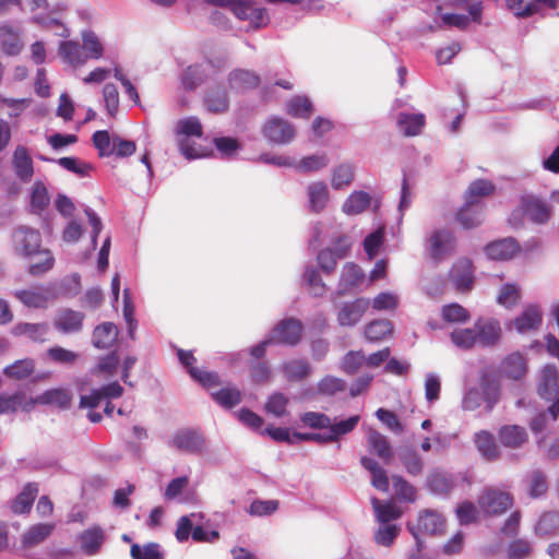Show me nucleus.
I'll list each match as a JSON object with an SVG mask.
<instances>
[{
    "label": "nucleus",
    "mask_w": 559,
    "mask_h": 559,
    "mask_svg": "<svg viewBox=\"0 0 559 559\" xmlns=\"http://www.w3.org/2000/svg\"><path fill=\"white\" fill-rule=\"evenodd\" d=\"M367 448L372 454H376L383 463L388 464L393 457V450L388 438L373 428H368L366 432Z\"/></svg>",
    "instance_id": "obj_22"
},
{
    "label": "nucleus",
    "mask_w": 559,
    "mask_h": 559,
    "mask_svg": "<svg viewBox=\"0 0 559 559\" xmlns=\"http://www.w3.org/2000/svg\"><path fill=\"white\" fill-rule=\"evenodd\" d=\"M233 14L241 21H248L254 29L266 26L270 21L266 10L250 0H238L234 3Z\"/></svg>",
    "instance_id": "obj_13"
},
{
    "label": "nucleus",
    "mask_w": 559,
    "mask_h": 559,
    "mask_svg": "<svg viewBox=\"0 0 559 559\" xmlns=\"http://www.w3.org/2000/svg\"><path fill=\"white\" fill-rule=\"evenodd\" d=\"M527 439V433L523 427L512 425L503 426L499 430V440L507 448H519Z\"/></svg>",
    "instance_id": "obj_42"
},
{
    "label": "nucleus",
    "mask_w": 559,
    "mask_h": 559,
    "mask_svg": "<svg viewBox=\"0 0 559 559\" xmlns=\"http://www.w3.org/2000/svg\"><path fill=\"white\" fill-rule=\"evenodd\" d=\"M535 533L542 537L557 535L559 533V512L548 511L543 513L535 525Z\"/></svg>",
    "instance_id": "obj_46"
},
{
    "label": "nucleus",
    "mask_w": 559,
    "mask_h": 559,
    "mask_svg": "<svg viewBox=\"0 0 559 559\" xmlns=\"http://www.w3.org/2000/svg\"><path fill=\"white\" fill-rule=\"evenodd\" d=\"M53 523H37L27 528L23 534L21 543L24 548H32L46 540L53 532Z\"/></svg>",
    "instance_id": "obj_27"
},
{
    "label": "nucleus",
    "mask_w": 559,
    "mask_h": 559,
    "mask_svg": "<svg viewBox=\"0 0 559 559\" xmlns=\"http://www.w3.org/2000/svg\"><path fill=\"white\" fill-rule=\"evenodd\" d=\"M456 218L463 228H474L483 221V207L480 205L468 204V202H465L457 212Z\"/></svg>",
    "instance_id": "obj_45"
},
{
    "label": "nucleus",
    "mask_w": 559,
    "mask_h": 559,
    "mask_svg": "<svg viewBox=\"0 0 559 559\" xmlns=\"http://www.w3.org/2000/svg\"><path fill=\"white\" fill-rule=\"evenodd\" d=\"M452 343L462 349H469L478 345L477 335L474 328L455 329L451 335Z\"/></svg>",
    "instance_id": "obj_59"
},
{
    "label": "nucleus",
    "mask_w": 559,
    "mask_h": 559,
    "mask_svg": "<svg viewBox=\"0 0 559 559\" xmlns=\"http://www.w3.org/2000/svg\"><path fill=\"white\" fill-rule=\"evenodd\" d=\"M38 493V486L35 483H28L17 495L12 503V511L16 514L28 513L34 500Z\"/></svg>",
    "instance_id": "obj_38"
},
{
    "label": "nucleus",
    "mask_w": 559,
    "mask_h": 559,
    "mask_svg": "<svg viewBox=\"0 0 559 559\" xmlns=\"http://www.w3.org/2000/svg\"><path fill=\"white\" fill-rule=\"evenodd\" d=\"M168 447L187 454H200L205 448V438L197 429L183 428L171 436Z\"/></svg>",
    "instance_id": "obj_9"
},
{
    "label": "nucleus",
    "mask_w": 559,
    "mask_h": 559,
    "mask_svg": "<svg viewBox=\"0 0 559 559\" xmlns=\"http://www.w3.org/2000/svg\"><path fill=\"white\" fill-rule=\"evenodd\" d=\"M405 471L412 476H418L424 469V461L413 447H402L397 452Z\"/></svg>",
    "instance_id": "obj_32"
},
{
    "label": "nucleus",
    "mask_w": 559,
    "mask_h": 559,
    "mask_svg": "<svg viewBox=\"0 0 559 559\" xmlns=\"http://www.w3.org/2000/svg\"><path fill=\"white\" fill-rule=\"evenodd\" d=\"M210 63L192 64L183 70L180 76L182 86L192 91L201 85L209 76Z\"/></svg>",
    "instance_id": "obj_28"
},
{
    "label": "nucleus",
    "mask_w": 559,
    "mask_h": 559,
    "mask_svg": "<svg viewBox=\"0 0 559 559\" xmlns=\"http://www.w3.org/2000/svg\"><path fill=\"white\" fill-rule=\"evenodd\" d=\"M12 167L16 177L23 181H31L34 175V166L32 157L29 156L27 148L19 145L12 156Z\"/></svg>",
    "instance_id": "obj_23"
},
{
    "label": "nucleus",
    "mask_w": 559,
    "mask_h": 559,
    "mask_svg": "<svg viewBox=\"0 0 559 559\" xmlns=\"http://www.w3.org/2000/svg\"><path fill=\"white\" fill-rule=\"evenodd\" d=\"M450 281L456 290L468 292L474 284V269L471 260L461 259L454 263L450 271Z\"/></svg>",
    "instance_id": "obj_16"
},
{
    "label": "nucleus",
    "mask_w": 559,
    "mask_h": 559,
    "mask_svg": "<svg viewBox=\"0 0 559 559\" xmlns=\"http://www.w3.org/2000/svg\"><path fill=\"white\" fill-rule=\"evenodd\" d=\"M329 165V158L325 154H314L295 162V168L300 173H317Z\"/></svg>",
    "instance_id": "obj_57"
},
{
    "label": "nucleus",
    "mask_w": 559,
    "mask_h": 559,
    "mask_svg": "<svg viewBox=\"0 0 559 559\" xmlns=\"http://www.w3.org/2000/svg\"><path fill=\"white\" fill-rule=\"evenodd\" d=\"M519 251V245L513 238H503L486 246V255L491 260H509Z\"/></svg>",
    "instance_id": "obj_25"
},
{
    "label": "nucleus",
    "mask_w": 559,
    "mask_h": 559,
    "mask_svg": "<svg viewBox=\"0 0 559 559\" xmlns=\"http://www.w3.org/2000/svg\"><path fill=\"white\" fill-rule=\"evenodd\" d=\"M393 325L390 320L378 319L365 328V336L370 342H379L392 333Z\"/></svg>",
    "instance_id": "obj_53"
},
{
    "label": "nucleus",
    "mask_w": 559,
    "mask_h": 559,
    "mask_svg": "<svg viewBox=\"0 0 559 559\" xmlns=\"http://www.w3.org/2000/svg\"><path fill=\"white\" fill-rule=\"evenodd\" d=\"M543 321V312L537 305H527L521 314L512 321L513 328L519 333H527L537 330Z\"/></svg>",
    "instance_id": "obj_21"
},
{
    "label": "nucleus",
    "mask_w": 559,
    "mask_h": 559,
    "mask_svg": "<svg viewBox=\"0 0 559 559\" xmlns=\"http://www.w3.org/2000/svg\"><path fill=\"white\" fill-rule=\"evenodd\" d=\"M60 58L63 62L76 68L86 62V57L78 41L66 40L59 44L58 49Z\"/></svg>",
    "instance_id": "obj_30"
},
{
    "label": "nucleus",
    "mask_w": 559,
    "mask_h": 559,
    "mask_svg": "<svg viewBox=\"0 0 559 559\" xmlns=\"http://www.w3.org/2000/svg\"><path fill=\"white\" fill-rule=\"evenodd\" d=\"M262 131L265 139L275 144L289 143L295 136L294 126L280 117L270 118Z\"/></svg>",
    "instance_id": "obj_14"
},
{
    "label": "nucleus",
    "mask_w": 559,
    "mask_h": 559,
    "mask_svg": "<svg viewBox=\"0 0 559 559\" xmlns=\"http://www.w3.org/2000/svg\"><path fill=\"white\" fill-rule=\"evenodd\" d=\"M495 186L492 182L484 179L475 180L469 185L465 193V202L479 205L478 199L491 194Z\"/></svg>",
    "instance_id": "obj_55"
},
{
    "label": "nucleus",
    "mask_w": 559,
    "mask_h": 559,
    "mask_svg": "<svg viewBox=\"0 0 559 559\" xmlns=\"http://www.w3.org/2000/svg\"><path fill=\"white\" fill-rule=\"evenodd\" d=\"M370 306V300L365 297L336 305V320L341 326H355L364 317Z\"/></svg>",
    "instance_id": "obj_10"
},
{
    "label": "nucleus",
    "mask_w": 559,
    "mask_h": 559,
    "mask_svg": "<svg viewBox=\"0 0 559 559\" xmlns=\"http://www.w3.org/2000/svg\"><path fill=\"white\" fill-rule=\"evenodd\" d=\"M500 397L499 383L490 379L489 376L483 374L480 379V389H468L462 400V407L465 411H475L486 404V409L490 412L498 403Z\"/></svg>",
    "instance_id": "obj_2"
},
{
    "label": "nucleus",
    "mask_w": 559,
    "mask_h": 559,
    "mask_svg": "<svg viewBox=\"0 0 559 559\" xmlns=\"http://www.w3.org/2000/svg\"><path fill=\"white\" fill-rule=\"evenodd\" d=\"M364 277V272L357 264L347 262L342 269L335 295L344 296L346 294L353 293L362 284Z\"/></svg>",
    "instance_id": "obj_18"
},
{
    "label": "nucleus",
    "mask_w": 559,
    "mask_h": 559,
    "mask_svg": "<svg viewBox=\"0 0 559 559\" xmlns=\"http://www.w3.org/2000/svg\"><path fill=\"white\" fill-rule=\"evenodd\" d=\"M49 332V325L43 323L21 322L13 326L12 334L15 336H26L27 338L43 343L46 341Z\"/></svg>",
    "instance_id": "obj_29"
},
{
    "label": "nucleus",
    "mask_w": 559,
    "mask_h": 559,
    "mask_svg": "<svg viewBox=\"0 0 559 559\" xmlns=\"http://www.w3.org/2000/svg\"><path fill=\"white\" fill-rule=\"evenodd\" d=\"M475 444L479 453L488 461H495L499 457V450L495 438L488 431L481 430L475 433Z\"/></svg>",
    "instance_id": "obj_43"
},
{
    "label": "nucleus",
    "mask_w": 559,
    "mask_h": 559,
    "mask_svg": "<svg viewBox=\"0 0 559 559\" xmlns=\"http://www.w3.org/2000/svg\"><path fill=\"white\" fill-rule=\"evenodd\" d=\"M84 318L83 312L64 308L56 313L53 325L63 334L78 333L82 330Z\"/></svg>",
    "instance_id": "obj_19"
},
{
    "label": "nucleus",
    "mask_w": 559,
    "mask_h": 559,
    "mask_svg": "<svg viewBox=\"0 0 559 559\" xmlns=\"http://www.w3.org/2000/svg\"><path fill=\"white\" fill-rule=\"evenodd\" d=\"M132 559H165V551L158 543H147L144 545L132 544L130 548Z\"/></svg>",
    "instance_id": "obj_51"
},
{
    "label": "nucleus",
    "mask_w": 559,
    "mask_h": 559,
    "mask_svg": "<svg viewBox=\"0 0 559 559\" xmlns=\"http://www.w3.org/2000/svg\"><path fill=\"white\" fill-rule=\"evenodd\" d=\"M50 198L46 186L41 181H36L31 190L29 207L34 214H41L49 205Z\"/></svg>",
    "instance_id": "obj_48"
},
{
    "label": "nucleus",
    "mask_w": 559,
    "mask_h": 559,
    "mask_svg": "<svg viewBox=\"0 0 559 559\" xmlns=\"http://www.w3.org/2000/svg\"><path fill=\"white\" fill-rule=\"evenodd\" d=\"M304 281L307 284L310 294L314 297H320L325 294L326 286L322 282L318 271L312 266L308 265L304 272Z\"/></svg>",
    "instance_id": "obj_62"
},
{
    "label": "nucleus",
    "mask_w": 559,
    "mask_h": 559,
    "mask_svg": "<svg viewBox=\"0 0 559 559\" xmlns=\"http://www.w3.org/2000/svg\"><path fill=\"white\" fill-rule=\"evenodd\" d=\"M76 540L84 555L94 556L99 552L105 543V532L99 526H92L81 532L76 536Z\"/></svg>",
    "instance_id": "obj_20"
},
{
    "label": "nucleus",
    "mask_w": 559,
    "mask_h": 559,
    "mask_svg": "<svg viewBox=\"0 0 559 559\" xmlns=\"http://www.w3.org/2000/svg\"><path fill=\"white\" fill-rule=\"evenodd\" d=\"M371 504L376 514V519L380 524H391V521H394L401 516V511L391 501L382 502L378 498L373 497L371 499Z\"/></svg>",
    "instance_id": "obj_44"
},
{
    "label": "nucleus",
    "mask_w": 559,
    "mask_h": 559,
    "mask_svg": "<svg viewBox=\"0 0 559 559\" xmlns=\"http://www.w3.org/2000/svg\"><path fill=\"white\" fill-rule=\"evenodd\" d=\"M228 82L231 90L245 92L255 88L260 83V78L249 70H235L229 74Z\"/></svg>",
    "instance_id": "obj_31"
},
{
    "label": "nucleus",
    "mask_w": 559,
    "mask_h": 559,
    "mask_svg": "<svg viewBox=\"0 0 559 559\" xmlns=\"http://www.w3.org/2000/svg\"><path fill=\"white\" fill-rule=\"evenodd\" d=\"M176 133L178 138V146L181 154L188 159H195L205 157L207 154L201 150V147H197L194 143L189 140V136H198L202 135V124L197 117H188L185 119H180L177 122Z\"/></svg>",
    "instance_id": "obj_3"
},
{
    "label": "nucleus",
    "mask_w": 559,
    "mask_h": 559,
    "mask_svg": "<svg viewBox=\"0 0 559 559\" xmlns=\"http://www.w3.org/2000/svg\"><path fill=\"white\" fill-rule=\"evenodd\" d=\"M502 372L514 380L522 378L526 372L524 357L519 353L510 354L504 358L501 365Z\"/></svg>",
    "instance_id": "obj_49"
},
{
    "label": "nucleus",
    "mask_w": 559,
    "mask_h": 559,
    "mask_svg": "<svg viewBox=\"0 0 559 559\" xmlns=\"http://www.w3.org/2000/svg\"><path fill=\"white\" fill-rule=\"evenodd\" d=\"M479 509L486 515H500L513 504L511 493L496 487H486L477 499Z\"/></svg>",
    "instance_id": "obj_6"
},
{
    "label": "nucleus",
    "mask_w": 559,
    "mask_h": 559,
    "mask_svg": "<svg viewBox=\"0 0 559 559\" xmlns=\"http://www.w3.org/2000/svg\"><path fill=\"white\" fill-rule=\"evenodd\" d=\"M211 395L217 404L225 408H231L241 402V392L237 388H223Z\"/></svg>",
    "instance_id": "obj_61"
},
{
    "label": "nucleus",
    "mask_w": 559,
    "mask_h": 559,
    "mask_svg": "<svg viewBox=\"0 0 559 559\" xmlns=\"http://www.w3.org/2000/svg\"><path fill=\"white\" fill-rule=\"evenodd\" d=\"M455 246V237L448 228L435 229L426 240V250L435 262L444 260L454 251Z\"/></svg>",
    "instance_id": "obj_7"
},
{
    "label": "nucleus",
    "mask_w": 559,
    "mask_h": 559,
    "mask_svg": "<svg viewBox=\"0 0 559 559\" xmlns=\"http://www.w3.org/2000/svg\"><path fill=\"white\" fill-rule=\"evenodd\" d=\"M474 329L478 345L483 347L493 346L501 337L500 322L493 318L478 319L474 324Z\"/></svg>",
    "instance_id": "obj_15"
},
{
    "label": "nucleus",
    "mask_w": 559,
    "mask_h": 559,
    "mask_svg": "<svg viewBox=\"0 0 559 559\" xmlns=\"http://www.w3.org/2000/svg\"><path fill=\"white\" fill-rule=\"evenodd\" d=\"M23 46L20 29L8 24L0 26V48L5 55L16 56Z\"/></svg>",
    "instance_id": "obj_24"
},
{
    "label": "nucleus",
    "mask_w": 559,
    "mask_h": 559,
    "mask_svg": "<svg viewBox=\"0 0 559 559\" xmlns=\"http://www.w3.org/2000/svg\"><path fill=\"white\" fill-rule=\"evenodd\" d=\"M307 209L312 213H321L325 210L330 201V191L328 185L322 181H312L306 188Z\"/></svg>",
    "instance_id": "obj_17"
},
{
    "label": "nucleus",
    "mask_w": 559,
    "mask_h": 559,
    "mask_svg": "<svg viewBox=\"0 0 559 559\" xmlns=\"http://www.w3.org/2000/svg\"><path fill=\"white\" fill-rule=\"evenodd\" d=\"M372 198L365 191L352 192L342 205V211L347 215H358L365 212L371 204Z\"/></svg>",
    "instance_id": "obj_37"
},
{
    "label": "nucleus",
    "mask_w": 559,
    "mask_h": 559,
    "mask_svg": "<svg viewBox=\"0 0 559 559\" xmlns=\"http://www.w3.org/2000/svg\"><path fill=\"white\" fill-rule=\"evenodd\" d=\"M204 105L210 112H225L229 106L226 90L224 87L210 88L204 96Z\"/></svg>",
    "instance_id": "obj_36"
},
{
    "label": "nucleus",
    "mask_w": 559,
    "mask_h": 559,
    "mask_svg": "<svg viewBox=\"0 0 559 559\" xmlns=\"http://www.w3.org/2000/svg\"><path fill=\"white\" fill-rule=\"evenodd\" d=\"M444 525L445 521L439 512L433 510H425L419 514L416 524L412 522L407 523V528L414 538L418 542L420 534H441L444 530Z\"/></svg>",
    "instance_id": "obj_11"
},
{
    "label": "nucleus",
    "mask_w": 559,
    "mask_h": 559,
    "mask_svg": "<svg viewBox=\"0 0 559 559\" xmlns=\"http://www.w3.org/2000/svg\"><path fill=\"white\" fill-rule=\"evenodd\" d=\"M33 407V399L27 400L23 392L0 394V415L15 413L17 409L29 412Z\"/></svg>",
    "instance_id": "obj_26"
},
{
    "label": "nucleus",
    "mask_w": 559,
    "mask_h": 559,
    "mask_svg": "<svg viewBox=\"0 0 559 559\" xmlns=\"http://www.w3.org/2000/svg\"><path fill=\"white\" fill-rule=\"evenodd\" d=\"M429 489L437 495H447L449 493L455 486L456 476L445 472H432L428 479Z\"/></svg>",
    "instance_id": "obj_35"
},
{
    "label": "nucleus",
    "mask_w": 559,
    "mask_h": 559,
    "mask_svg": "<svg viewBox=\"0 0 559 559\" xmlns=\"http://www.w3.org/2000/svg\"><path fill=\"white\" fill-rule=\"evenodd\" d=\"M525 488L531 498L536 499L544 496L548 489L545 474L539 469L527 473L523 479Z\"/></svg>",
    "instance_id": "obj_40"
},
{
    "label": "nucleus",
    "mask_w": 559,
    "mask_h": 559,
    "mask_svg": "<svg viewBox=\"0 0 559 559\" xmlns=\"http://www.w3.org/2000/svg\"><path fill=\"white\" fill-rule=\"evenodd\" d=\"M288 403L289 400L285 394L281 392H274L269 396L264 409L267 414L280 418L287 414Z\"/></svg>",
    "instance_id": "obj_60"
},
{
    "label": "nucleus",
    "mask_w": 559,
    "mask_h": 559,
    "mask_svg": "<svg viewBox=\"0 0 559 559\" xmlns=\"http://www.w3.org/2000/svg\"><path fill=\"white\" fill-rule=\"evenodd\" d=\"M118 337V328L111 322L97 325L93 332L92 343L97 348L110 347Z\"/></svg>",
    "instance_id": "obj_33"
},
{
    "label": "nucleus",
    "mask_w": 559,
    "mask_h": 559,
    "mask_svg": "<svg viewBox=\"0 0 559 559\" xmlns=\"http://www.w3.org/2000/svg\"><path fill=\"white\" fill-rule=\"evenodd\" d=\"M281 371L288 381H301L311 373V366L306 359H292L281 366Z\"/></svg>",
    "instance_id": "obj_34"
},
{
    "label": "nucleus",
    "mask_w": 559,
    "mask_h": 559,
    "mask_svg": "<svg viewBox=\"0 0 559 559\" xmlns=\"http://www.w3.org/2000/svg\"><path fill=\"white\" fill-rule=\"evenodd\" d=\"M304 326L302 323L294 318H287L280 321L270 332L275 344H285L295 346L301 340Z\"/></svg>",
    "instance_id": "obj_12"
},
{
    "label": "nucleus",
    "mask_w": 559,
    "mask_h": 559,
    "mask_svg": "<svg viewBox=\"0 0 559 559\" xmlns=\"http://www.w3.org/2000/svg\"><path fill=\"white\" fill-rule=\"evenodd\" d=\"M82 50L87 59H100L104 53V47L98 36L93 31L82 32Z\"/></svg>",
    "instance_id": "obj_52"
},
{
    "label": "nucleus",
    "mask_w": 559,
    "mask_h": 559,
    "mask_svg": "<svg viewBox=\"0 0 559 559\" xmlns=\"http://www.w3.org/2000/svg\"><path fill=\"white\" fill-rule=\"evenodd\" d=\"M35 369V362L31 358L20 359L3 369V374L10 379L23 380L29 377Z\"/></svg>",
    "instance_id": "obj_54"
},
{
    "label": "nucleus",
    "mask_w": 559,
    "mask_h": 559,
    "mask_svg": "<svg viewBox=\"0 0 559 559\" xmlns=\"http://www.w3.org/2000/svg\"><path fill=\"white\" fill-rule=\"evenodd\" d=\"M34 405L36 403L39 404H53L61 408H67L70 405V396L64 390H48L43 394L38 395L36 399H33Z\"/></svg>",
    "instance_id": "obj_58"
},
{
    "label": "nucleus",
    "mask_w": 559,
    "mask_h": 559,
    "mask_svg": "<svg viewBox=\"0 0 559 559\" xmlns=\"http://www.w3.org/2000/svg\"><path fill=\"white\" fill-rule=\"evenodd\" d=\"M354 178V166L349 163H343L332 169L331 186L334 190H342L348 187Z\"/></svg>",
    "instance_id": "obj_47"
},
{
    "label": "nucleus",
    "mask_w": 559,
    "mask_h": 559,
    "mask_svg": "<svg viewBox=\"0 0 559 559\" xmlns=\"http://www.w3.org/2000/svg\"><path fill=\"white\" fill-rule=\"evenodd\" d=\"M538 394L542 399L552 404L548 412L554 420L559 416V376L554 365H546L539 376Z\"/></svg>",
    "instance_id": "obj_4"
},
{
    "label": "nucleus",
    "mask_w": 559,
    "mask_h": 559,
    "mask_svg": "<svg viewBox=\"0 0 559 559\" xmlns=\"http://www.w3.org/2000/svg\"><path fill=\"white\" fill-rule=\"evenodd\" d=\"M13 252L23 258H32L41 248V235L39 230L20 225L11 235Z\"/></svg>",
    "instance_id": "obj_5"
},
{
    "label": "nucleus",
    "mask_w": 559,
    "mask_h": 559,
    "mask_svg": "<svg viewBox=\"0 0 559 559\" xmlns=\"http://www.w3.org/2000/svg\"><path fill=\"white\" fill-rule=\"evenodd\" d=\"M397 126L405 135H417L425 126V115L400 112L397 116Z\"/></svg>",
    "instance_id": "obj_41"
},
{
    "label": "nucleus",
    "mask_w": 559,
    "mask_h": 559,
    "mask_svg": "<svg viewBox=\"0 0 559 559\" xmlns=\"http://www.w3.org/2000/svg\"><path fill=\"white\" fill-rule=\"evenodd\" d=\"M92 140L94 146L99 153V156L107 157L114 154V135L110 136L108 131H96L93 134Z\"/></svg>",
    "instance_id": "obj_63"
},
{
    "label": "nucleus",
    "mask_w": 559,
    "mask_h": 559,
    "mask_svg": "<svg viewBox=\"0 0 559 559\" xmlns=\"http://www.w3.org/2000/svg\"><path fill=\"white\" fill-rule=\"evenodd\" d=\"M44 162L57 163L66 170L78 175L79 177H87L93 169V166L88 163L82 162L76 157H60L58 159L49 158L46 156H38Z\"/></svg>",
    "instance_id": "obj_39"
},
{
    "label": "nucleus",
    "mask_w": 559,
    "mask_h": 559,
    "mask_svg": "<svg viewBox=\"0 0 559 559\" xmlns=\"http://www.w3.org/2000/svg\"><path fill=\"white\" fill-rule=\"evenodd\" d=\"M552 215L551 206L542 198L525 193L520 197L518 206L509 216V224L514 228L524 226L525 219L533 224L544 225Z\"/></svg>",
    "instance_id": "obj_1"
},
{
    "label": "nucleus",
    "mask_w": 559,
    "mask_h": 559,
    "mask_svg": "<svg viewBox=\"0 0 559 559\" xmlns=\"http://www.w3.org/2000/svg\"><path fill=\"white\" fill-rule=\"evenodd\" d=\"M360 420L359 415H353L347 419L332 423L330 419V426L328 427V433L331 442H337L343 436L352 432Z\"/></svg>",
    "instance_id": "obj_50"
},
{
    "label": "nucleus",
    "mask_w": 559,
    "mask_h": 559,
    "mask_svg": "<svg viewBox=\"0 0 559 559\" xmlns=\"http://www.w3.org/2000/svg\"><path fill=\"white\" fill-rule=\"evenodd\" d=\"M286 112L295 118H309L312 104L306 96H294L286 104Z\"/></svg>",
    "instance_id": "obj_56"
},
{
    "label": "nucleus",
    "mask_w": 559,
    "mask_h": 559,
    "mask_svg": "<svg viewBox=\"0 0 559 559\" xmlns=\"http://www.w3.org/2000/svg\"><path fill=\"white\" fill-rule=\"evenodd\" d=\"M400 528L395 524H380L378 530L374 532V542L384 547L393 545L397 537Z\"/></svg>",
    "instance_id": "obj_64"
},
{
    "label": "nucleus",
    "mask_w": 559,
    "mask_h": 559,
    "mask_svg": "<svg viewBox=\"0 0 559 559\" xmlns=\"http://www.w3.org/2000/svg\"><path fill=\"white\" fill-rule=\"evenodd\" d=\"M13 296L27 308L44 309L57 298V292L53 284H47L14 290Z\"/></svg>",
    "instance_id": "obj_8"
}]
</instances>
